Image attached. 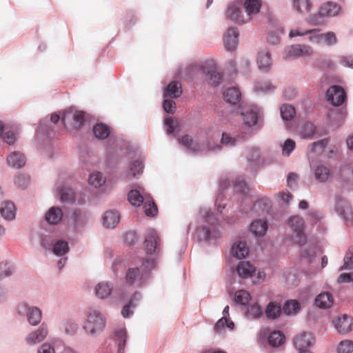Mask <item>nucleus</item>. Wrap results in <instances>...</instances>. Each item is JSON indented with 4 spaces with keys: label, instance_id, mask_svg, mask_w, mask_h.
<instances>
[{
    "label": "nucleus",
    "instance_id": "nucleus-1",
    "mask_svg": "<svg viewBox=\"0 0 353 353\" xmlns=\"http://www.w3.org/2000/svg\"><path fill=\"white\" fill-rule=\"evenodd\" d=\"M105 325V316L99 310H91L87 314L83 327L88 334L96 336L104 330Z\"/></svg>",
    "mask_w": 353,
    "mask_h": 353
},
{
    "label": "nucleus",
    "instance_id": "nucleus-2",
    "mask_svg": "<svg viewBox=\"0 0 353 353\" xmlns=\"http://www.w3.org/2000/svg\"><path fill=\"white\" fill-rule=\"evenodd\" d=\"M155 265L154 259H147L143 262L141 269L139 268H129L125 275L126 281L130 285L135 283L141 285L146 274L150 270L154 268Z\"/></svg>",
    "mask_w": 353,
    "mask_h": 353
},
{
    "label": "nucleus",
    "instance_id": "nucleus-3",
    "mask_svg": "<svg viewBox=\"0 0 353 353\" xmlns=\"http://www.w3.org/2000/svg\"><path fill=\"white\" fill-rule=\"evenodd\" d=\"M288 224L295 234L294 241L302 245L306 243L307 238L304 233L305 221L300 216H293L289 219Z\"/></svg>",
    "mask_w": 353,
    "mask_h": 353
},
{
    "label": "nucleus",
    "instance_id": "nucleus-4",
    "mask_svg": "<svg viewBox=\"0 0 353 353\" xmlns=\"http://www.w3.org/2000/svg\"><path fill=\"white\" fill-rule=\"evenodd\" d=\"M243 4L245 15L238 18L232 14V17L241 22H249L252 15L259 12L262 2L261 0H239Z\"/></svg>",
    "mask_w": 353,
    "mask_h": 353
},
{
    "label": "nucleus",
    "instance_id": "nucleus-5",
    "mask_svg": "<svg viewBox=\"0 0 353 353\" xmlns=\"http://www.w3.org/2000/svg\"><path fill=\"white\" fill-rule=\"evenodd\" d=\"M313 54V49L307 45L295 44L287 47L284 51L285 59H294L299 57H310Z\"/></svg>",
    "mask_w": 353,
    "mask_h": 353
},
{
    "label": "nucleus",
    "instance_id": "nucleus-6",
    "mask_svg": "<svg viewBox=\"0 0 353 353\" xmlns=\"http://www.w3.org/2000/svg\"><path fill=\"white\" fill-rule=\"evenodd\" d=\"M201 69L206 74V79L210 85L216 86L220 83L222 77L216 71V63L213 60L206 61L201 65Z\"/></svg>",
    "mask_w": 353,
    "mask_h": 353
},
{
    "label": "nucleus",
    "instance_id": "nucleus-7",
    "mask_svg": "<svg viewBox=\"0 0 353 353\" xmlns=\"http://www.w3.org/2000/svg\"><path fill=\"white\" fill-rule=\"evenodd\" d=\"M160 243L161 239L157 231L152 229L149 230L144 242L145 249L147 254H158L160 250Z\"/></svg>",
    "mask_w": 353,
    "mask_h": 353
},
{
    "label": "nucleus",
    "instance_id": "nucleus-8",
    "mask_svg": "<svg viewBox=\"0 0 353 353\" xmlns=\"http://www.w3.org/2000/svg\"><path fill=\"white\" fill-rule=\"evenodd\" d=\"M337 213L344 219L347 225H352L353 223V210L348 201L344 199H339L336 204Z\"/></svg>",
    "mask_w": 353,
    "mask_h": 353
},
{
    "label": "nucleus",
    "instance_id": "nucleus-9",
    "mask_svg": "<svg viewBox=\"0 0 353 353\" xmlns=\"http://www.w3.org/2000/svg\"><path fill=\"white\" fill-rule=\"evenodd\" d=\"M326 97L333 105H341L345 100L346 94L344 90L339 85L331 86L327 91Z\"/></svg>",
    "mask_w": 353,
    "mask_h": 353
},
{
    "label": "nucleus",
    "instance_id": "nucleus-10",
    "mask_svg": "<svg viewBox=\"0 0 353 353\" xmlns=\"http://www.w3.org/2000/svg\"><path fill=\"white\" fill-rule=\"evenodd\" d=\"M18 311L21 314L27 311L28 321L32 325H37L41 322V311L37 307H28L26 303H23L19 305Z\"/></svg>",
    "mask_w": 353,
    "mask_h": 353
},
{
    "label": "nucleus",
    "instance_id": "nucleus-11",
    "mask_svg": "<svg viewBox=\"0 0 353 353\" xmlns=\"http://www.w3.org/2000/svg\"><path fill=\"white\" fill-rule=\"evenodd\" d=\"M48 334V327L45 323L37 330L30 332L26 336V342L28 345H32L42 342Z\"/></svg>",
    "mask_w": 353,
    "mask_h": 353
},
{
    "label": "nucleus",
    "instance_id": "nucleus-12",
    "mask_svg": "<svg viewBox=\"0 0 353 353\" xmlns=\"http://www.w3.org/2000/svg\"><path fill=\"white\" fill-rule=\"evenodd\" d=\"M334 327L341 334H347L352 330L353 319L346 314L339 316L333 320Z\"/></svg>",
    "mask_w": 353,
    "mask_h": 353
},
{
    "label": "nucleus",
    "instance_id": "nucleus-13",
    "mask_svg": "<svg viewBox=\"0 0 353 353\" xmlns=\"http://www.w3.org/2000/svg\"><path fill=\"white\" fill-rule=\"evenodd\" d=\"M315 339L310 332H302L294 339V345L299 350H307L314 343Z\"/></svg>",
    "mask_w": 353,
    "mask_h": 353
},
{
    "label": "nucleus",
    "instance_id": "nucleus-14",
    "mask_svg": "<svg viewBox=\"0 0 353 353\" xmlns=\"http://www.w3.org/2000/svg\"><path fill=\"white\" fill-rule=\"evenodd\" d=\"M239 32L234 28H229L223 34V43L227 50H234L238 44Z\"/></svg>",
    "mask_w": 353,
    "mask_h": 353
},
{
    "label": "nucleus",
    "instance_id": "nucleus-15",
    "mask_svg": "<svg viewBox=\"0 0 353 353\" xmlns=\"http://www.w3.org/2000/svg\"><path fill=\"white\" fill-rule=\"evenodd\" d=\"M340 11L341 7L336 3L327 1L319 7V14L321 17H332L337 16Z\"/></svg>",
    "mask_w": 353,
    "mask_h": 353
},
{
    "label": "nucleus",
    "instance_id": "nucleus-16",
    "mask_svg": "<svg viewBox=\"0 0 353 353\" xmlns=\"http://www.w3.org/2000/svg\"><path fill=\"white\" fill-rule=\"evenodd\" d=\"M72 117L74 120V125L75 128H79L84 122V112L82 111L68 110L62 115L61 121L65 124V121Z\"/></svg>",
    "mask_w": 353,
    "mask_h": 353
},
{
    "label": "nucleus",
    "instance_id": "nucleus-17",
    "mask_svg": "<svg viewBox=\"0 0 353 353\" xmlns=\"http://www.w3.org/2000/svg\"><path fill=\"white\" fill-rule=\"evenodd\" d=\"M256 63L261 70L268 72L272 65L271 54L270 52L266 49L261 50L258 54Z\"/></svg>",
    "mask_w": 353,
    "mask_h": 353
},
{
    "label": "nucleus",
    "instance_id": "nucleus-18",
    "mask_svg": "<svg viewBox=\"0 0 353 353\" xmlns=\"http://www.w3.org/2000/svg\"><path fill=\"white\" fill-rule=\"evenodd\" d=\"M63 218L62 210L59 207H52L46 212L45 219L51 225L58 224Z\"/></svg>",
    "mask_w": 353,
    "mask_h": 353
},
{
    "label": "nucleus",
    "instance_id": "nucleus-19",
    "mask_svg": "<svg viewBox=\"0 0 353 353\" xmlns=\"http://www.w3.org/2000/svg\"><path fill=\"white\" fill-rule=\"evenodd\" d=\"M103 225L107 228H114L120 221V214L115 210L107 211L103 217Z\"/></svg>",
    "mask_w": 353,
    "mask_h": 353
},
{
    "label": "nucleus",
    "instance_id": "nucleus-20",
    "mask_svg": "<svg viewBox=\"0 0 353 353\" xmlns=\"http://www.w3.org/2000/svg\"><path fill=\"white\" fill-rule=\"evenodd\" d=\"M236 272L241 278L251 277L255 272V268L248 261H241L236 266Z\"/></svg>",
    "mask_w": 353,
    "mask_h": 353
},
{
    "label": "nucleus",
    "instance_id": "nucleus-21",
    "mask_svg": "<svg viewBox=\"0 0 353 353\" xmlns=\"http://www.w3.org/2000/svg\"><path fill=\"white\" fill-rule=\"evenodd\" d=\"M241 3L239 0L236 2H234L232 4H230L228 8L227 15L230 17V19L232 21H233L237 23H239V24H243V23H245L246 22H241V21H239L237 19L236 20L233 17H232V14H234V15L238 18H240V17L245 15V13H244L243 12V10L241 8Z\"/></svg>",
    "mask_w": 353,
    "mask_h": 353
},
{
    "label": "nucleus",
    "instance_id": "nucleus-22",
    "mask_svg": "<svg viewBox=\"0 0 353 353\" xmlns=\"http://www.w3.org/2000/svg\"><path fill=\"white\" fill-rule=\"evenodd\" d=\"M113 287L109 282H101L95 287L96 296L101 299L108 298L112 293Z\"/></svg>",
    "mask_w": 353,
    "mask_h": 353
},
{
    "label": "nucleus",
    "instance_id": "nucleus-23",
    "mask_svg": "<svg viewBox=\"0 0 353 353\" xmlns=\"http://www.w3.org/2000/svg\"><path fill=\"white\" fill-rule=\"evenodd\" d=\"M267 230L268 223L265 220L257 219L252 221L250 225V230L255 236H264Z\"/></svg>",
    "mask_w": 353,
    "mask_h": 353
},
{
    "label": "nucleus",
    "instance_id": "nucleus-24",
    "mask_svg": "<svg viewBox=\"0 0 353 353\" xmlns=\"http://www.w3.org/2000/svg\"><path fill=\"white\" fill-rule=\"evenodd\" d=\"M241 117L244 121V124L248 127L257 124L259 119L258 112L252 108H248L243 110L241 112Z\"/></svg>",
    "mask_w": 353,
    "mask_h": 353
},
{
    "label": "nucleus",
    "instance_id": "nucleus-25",
    "mask_svg": "<svg viewBox=\"0 0 353 353\" xmlns=\"http://www.w3.org/2000/svg\"><path fill=\"white\" fill-rule=\"evenodd\" d=\"M7 161L9 165L19 168L25 165L26 159L21 152H14L7 157Z\"/></svg>",
    "mask_w": 353,
    "mask_h": 353
},
{
    "label": "nucleus",
    "instance_id": "nucleus-26",
    "mask_svg": "<svg viewBox=\"0 0 353 353\" xmlns=\"http://www.w3.org/2000/svg\"><path fill=\"white\" fill-rule=\"evenodd\" d=\"M2 216L8 220H12L15 217L16 209L14 204L11 201H4L0 208Z\"/></svg>",
    "mask_w": 353,
    "mask_h": 353
},
{
    "label": "nucleus",
    "instance_id": "nucleus-27",
    "mask_svg": "<svg viewBox=\"0 0 353 353\" xmlns=\"http://www.w3.org/2000/svg\"><path fill=\"white\" fill-rule=\"evenodd\" d=\"M232 253L237 259H243L249 253V249L245 242L235 243L232 248Z\"/></svg>",
    "mask_w": 353,
    "mask_h": 353
},
{
    "label": "nucleus",
    "instance_id": "nucleus-28",
    "mask_svg": "<svg viewBox=\"0 0 353 353\" xmlns=\"http://www.w3.org/2000/svg\"><path fill=\"white\" fill-rule=\"evenodd\" d=\"M315 303L320 308H329L333 304L332 296L328 292L321 293L316 296Z\"/></svg>",
    "mask_w": 353,
    "mask_h": 353
},
{
    "label": "nucleus",
    "instance_id": "nucleus-29",
    "mask_svg": "<svg viewBox=\"0 0 353 353\" xmlns=\"http://www.w3.org/2000/svg\"><path fill=\"white\" fill-rule=\"evenodd\" d=\"M225 100L231 104L237 103L241 97V93L236 88H230L223 93Z\"/></svg>",
    "mask_w": 353,
    "mask_h": 353
},
{
    "label": "nucleus",
    "instance_id": "nucleus-30",
    "mask_svg": "<svg viewBox=\"0 0 353 353\" xmlns=\"http://www.w3.org/2000/svg\"><path fill=\"white\" fill-rule=\"evenodd\" d=\"M182 94L181 85L178 81L170 82L165 90V97L178 98Z\"/></svg>",
    "mask_w": 353,
    "mask_h": 353
},
{
    "label": "nucleus",
    "instance_id": "nucleus-31",
    "mask_svg": "<svg viewBox=\"0 0 353 353\" xmlns=\"http://www.w3.org/2000/svg\"><path fill=\"white\" fill-rule=\"evenodd\" d=\"M143 163L141 159H136L131 163L127 172L128 176L139 177L143 172Z\"/></svg>",
    "mask_w": 353,
    "mask_h": 353
},
{
    "label": "nucleus",
    "instance_id": "nucleus-32",
    "mask_svg": "<svg viewBox=\"0 0 353 353\" xmlns=\"http://www.w3.org/2000/svg\"><path fill=\"white\" fill-rule=\"evenodd\" d=\"M93 133L97 139H105L108 137L110 130L103 123H97L93 128Z\"/></svg>",
    "mask_w": 353,
    "mask_h": 353
},
{
    "label": "nucleus",
    "instance_id": "nucleus-33",
    "mask_svg": "<svg viewBox=\"0 0 353 353\" xmlns=\"http://www.w3.org/2000/svg\"><path fill=\"white\" fill-rule=\"evenodd\" d=\"M57 191L62 202L71 203L74 201V193L71 188L63 187L58 188Z\"/></svg>",
    "mask_w": 353,
    "mask_h": 353
},
{
    "label": "nucleus",
    "instance_id": "nucleus-34",
    "mask_svg": "<svg viewBox=\"0 0 353 353\" xmlns=\"http://www.w3.org/2000/svg\"><path fill=\"white\" fill-rule=\"evenodd\" d=\"M294 8L300 13L309 12L312 8L310 0H292Z\"/></svg>",
    "mask_w": 353,
    "mask_h": 353
},
{
    "label": "nucleus",
    "instance_id": "nucleus-35",
    "mask_svg": "<svg viewBox=\"0 0 353 353\" xmlns=\"http://www.w3.org/2000/svg\"><path fill=\"white\" fill-rule=\"evenodd\" d=\"M143 208L145 214L148 216L154 217L158 212V208L156 203L151 200V198H145L143 201Z\"/></svg>",
    "mask_w": 353,
    "mask_h": 353
},
{
    "label": "nucleus",
    "instance_id": "nucleus-36",
    "mask_svg": "<svg viewBox=\"0 0 353 353\" xmlns=\"http://www.w3.org/2000/svg\"><path fill=\"white\" fill-rule=\"evenodd\" d=\"M281 313V307L279 303H270L266 308L265 314L269 319H276Z\"/></svg>",
    "mask_w": 353,
    "mask_h": 353
},
{
    "label": "nucleus",
    "instance_id": "nucleus-37",
    "mask_svg": "<svg viewBox=\"0 0 353 353\" xmlns=\"http://www.w3.org/2000/svg\"><path fill=\"white\" fill-rule=\"evenodd\" d=\"M285 314H295L300 310V305L297 301L290 300L288 301L283 307Z\"/></svg>",
    "mask_w": 353,
    "mask_h": 353
},
{
    "label": "nucleus",
    "instance_id": "nucleus-38",
    "mask_svg": "<svg viewBox=\"0 0 353 353\" xmlns=\"http://www.w3.org/2000/svg\"><path fill=\"white\" fill-rule=\"evenodd\" d=\"M128 197L129 202L134 206H140L144 201L143 196L136 190H130Z\"/></svg>",
    "mask_w": 353,
    "mask_h": 353
},
{
    "label": "nucleus",
    "instance_id": "nucleus-39",
    "mask_svg": "<svg viewBox=\"0 0 353 353\" xmlns=\"http://www.w3.org/2000/svg\"><path fill=\"white\" fill-rule=\"evenodd\" d=\"M314 174L316 180L320 182H324L328 179L330 172V170L327 167L324 165H319L315 170Z\"/></svg>",
    "mask_w": 353,
    "mask_h": 353
},
{
    "label": "nucleus",
    "instance_id": "nucleus-40",
    "mask_svg": "<svg viewBox=\"0 0 353 353\" xmlns=\"http://www.w3.org/2000/svg\"><path fill=\"white\" fill-rule=\"evenodd\" d=\"M88 181L92 186L99 188L105 183V179L102 173L96 172L90 175Z\"/></svg>",
    "mask_w": 353,
    "mask_h": 353
},
{
    "label": "nucleus",
    "instance_id": "nucleus-41",
    "mask_svg": "<svg viewBox=\"0 0 353 353\" xmlns=\"http://www.w3.org/2000/svg\"><path fill=\"white\" fill-rule=\"evenodd\" d=\"M285 340V336L283 334L279 331H274L272 332L268 338L269 343L272 346H279L281 345Z\"/></svg>",
    "mask_w": 353,
    "mask_h": 353
},
{
    "label": "nucleus",
    "instance_id": "nucleus-42",
    "mask_svg": "<svg viewBox=\"0 0 353 353\" xmlns=\"http://www.w3.org/2000/svg\"><path fill=\"white\" fill-rule=\"evenodd\" d=\"M337 353H353V341L345 339L341 341L337 347Z\"/></svg>",
    "mask_w": 353,
    "mask_h": 353
},
{
    "label": "nucleus",
    "instance_id": "nucleus-43",
    "mask_svg": "<svg viewBox=\"0 0 353 353\" xmlns=\"http://www.w3.org/2000/svg\"><path fill=\"white\" fill-rule=\"evenodd\" d=\"M280 111L283 119L285 121L291 120L295 115V109L290 105H283L280 108Z\"/></svg>",
    "mask_w": 353,
    "mask_h": 353
},
{
    "label": "nucleus",
    "instance_id": "nucleus-44",
    "mask_svg": "<svg viewBox=\"0 0 353 353\" xmlns=\"http://www.w3.org/2000/svg\"><path fill=\"white\" fill-rule=\"evenodd\" d=\"M262 314L261 307L256 304L250 305L246 311V316L250 319H254L260 317Z\"/></svg>",
    "mask_w": 353,
    "mask_h": 353
},
{
    "label": "nucleus",
    "instance_id": "nucleus-45",
    "mask_svg": "<svg viewBox=\"0 0 353 353\" xmlns=\"http://www.w3.org/2000/svg\"><path fill=\"white\" fill-rule=\"evenodd\" d=\"M115 341L118 343V350L119 353L123 350L126 341V332L121 329L115 332Z\"/></svg>",
    "mask_w": 353,
    "mask_h": 353
},
{
    "label": "nucleus",
    "instance_id": "nucleus-46",
    "mask_svg": "<svg viewBox=\"0 0 353 353\" xmlns=\"http://www.w3.org/2000/svg\"><path fill=\"white\" fill-rule=\"evenodd\" d=\"M251 296L250 293L244 290H238L235 293L234 300L236 303L241 305H246L250 300Z\"/></svg>",
    "mask_w": 353,
    "mask_h": 353
},
{
    "label": "nucleus",
    "instance_id": "nucleus-47",
    "mask_svg": "<svg viewBox=\"0 0 353 353\" xmlns=\"http://www.w3.org/2000/svg\"><path fill=\"white\" fill-rule=\"evenodd\" d=\"M69 250L68 243L64 241H58L55 243L53 248V252L59 256L64 255Z\"/></svg>",
    "mask_w": 353,
    "mask_h": 353
},
{
    "label": "nucleus",
    "instance_id": "nucleus-48",
    "mask_svg": "<svg viewBox=\"0 0 353 353\" xmlns=\"http://www.w3.org/2000/svg\"><path fill=\"white\" fill-rule=\"evenodd\" d=\"M342 270L353 269V246H350L344 257V263L341 267Z\"/></svg>",
    "mask_w": 353,
    "mask_h": 353
},
{
    "label": "nucleus",
    "instance_id": "nucleus-49",
    "mask_svg": "<svg viewBox=\"0 0 353 353\" xmlns=\"http://www.w3.org/2000/svg\"><path fill=\"white\" fill-rule=\"evenodd\" d=\"M141 298V294L139 293H134L132 299H130L129 303L125 305L121 311V314L123 317H128L130 314H132V312L130 310L131 307H134L135 305L133 301L134 300H139Z\"/></svg>",
    "mask_w": 353,
    "mask_h": 353
},
{
    "label": "nucleus",
    "instance_id": "nucleus-50",
    "mask_svg": "<svg viewBox=\"0 0 353 353\" xmlns=\"http://www.w3.org/2000/svg\"><path fill=\"white\" fill-rule=\"evenodd\" d=\"M225 326L230 328V330H232L234 326V324L232 321L228 322V319L222 317L214 325V330L216 332H221L224 329Z\"/></svg>",
    "mask_w": 353,
    "mask_h": 353
},
{
    "label": "nucleus",
    "instance_id": "nucleus-51",
    "mask_svg": "<svg viewBox=\"0 0 353 353\" xmlns=\"http://www.w3.org/2000/svg\"><path fill=\"white\" fill-rule=\"evenodd\" d=\"M308 41L312 43L321 44V33L319 32L318 29L308 30L307 34Z\"/></svg>",
    "mask_w": 353,
    "mask_h": 353
},
{
    "label": "nucleus",
    "instance_id": "nucleus-52",
    "mask_svg": "<svg viewBox=\"0 0 353 353\" xmlns=\"http://www.w3.org/2000/svg\"><path fill=\"white\" fill-rule=\"evenodd\" d=\"M321 43H324L327 46H332L337 42V39L333 32H328L325 34H321Z\"/></svg>",
    "mask_w": 353,
    "mask_h": 353
},
{
    "label": "nucleus",
    "instance_id": "nucleus-53",
    "mask_svg": "<svg viewBox=\"0 0 353 353\" xmlns=\"http://www.w3.org/2000/svg\"><path fill=\"white\" fill-rule=\"evenodd\" d=\"M254 89L256 91L270 92L275 89V87L270 82H258L256 83Z\"/></svg>",
    "mask_w": 353,
    "mask_h": 353
},
{
    "label": "nucleus",
    "instance_id": "nucleus-54",
    "mask_svg": "<svg viewBox=\"0 0 353 353\" xmlns=\"http://www.w3.org/2000/svg\"><path fill=\"white\" fill-rule=\"evenodd\" d=\"M296 143L292 139H288L282 146V152L285 156H289L295 148Z\"/></svg>",
    "mask_w": 353,
    "mask_h": 353
},
{
    "label": "nucleus",
    "instance_id": "nucleus-55",
    "mask_svg": "<svg viewBox=\"0 0 353 353\" xmlns=\"http://www.w3.org/2000/svg\"><path fill=\"white\" fill-rule=\"evenodd\" d=\"M178 140L179 143L182 144L192 152H195L196 150L194 145V141L190 135L185 134Z\"/></svg>",
    "mask_w": 353,
    "mask_h": 353
},
{
    "label": "nucleus",
    "instance_id": "nucleus-56",
    "mask_svg": "<svg viewBox=\"0 0 353 353\" xmlns=\"http://www.w3.org/2000/svg\"><path fill=\"white\" fill-rule=\"evenodd\" d=\"M210 232L208 228L201 227L196 230V236L199 241H207L210 239Z\"/></svg>",
    "mask_w": 353,
    "mask_h": 353
},
{
    "label": "nucleus",
    "instance_id": "nucleus-57",
    "mask_svg": "<svg viewBox=\"0 0 353 353\" xmlns=\"http://www.w3.org/2000/svg\"><path fill=\"white\" fill-rule=\"evenodd\" d=\"M221 143L225 145L234 146L236 143V139L232 137L226 132H223L221 138Z\"/></svg>",
    "mask_w": 353,
    "mask_h": 353
},
{
    "label": "nucleus",
    "instance_id": "nucleus-58",
    "mask_svg": "<svg viewBox=\"0 0 353 353\" xmlns=\"http://www.w3.org/2000/svg\"><path fill=\"white\" fill-rule=\"evenodd\" d=\"M165 124L168 126V134H170L175 130L178 125V121L172 118H166L165 120Z\"/></svg>",
    "mask_w": 353,
    "mask_h": 353
},
{
    "label": "nucleus",
    "instance_id": "nucleus-59",
    "mask_svg": "<svg viewBox=\"0 0 353 353\" xmlns=\"http://www.w3.org/2000/svg\"><path fill=\"white\" fill-rule=\"evenodd\" d=\"M64 331L67 334H72L78 330V325L75 322L68 321L64 325Z\"/></svg>",
    "mask_w": 353,
    "mask_h": 353
},
{
    "label": "nucleus",
    "instance_id": "nucleus-60",
    "mask_svg": "<svg viewBox=\"0 0 353 353\" xmlns=\"http://www.w3.org/2000/svg\"><path fill=\"white\" fill-rule=\"evenodd\" d=\"M12 274V270L7 263H0V280L10 276Z\"/></svg>",
    "mask_w": 353,
    "mask_h": 353
},
{
    "label": "nucleus",
    "instance_id": "nucleus-61",
    "mask_svg": "<svg viewBox=\"0 0 353 353\" xmlns=\"http://www.w3.org/2000/svg\"><path fill=\"white\" fill-rule=\"evenodd\" d=\"M163 108L168 113H173L176 110V103L170 99H165L163 101Z\"/></svg>",
    "mask_w": 353,
    "mask_h": 353
},
{
    "label": "nucleus",
    "instance_id": "nucleus-62",
    "mask_svg": "<svg viewBox=\"0 0 353 353\" xmlns=\"http://www.w3.org/2000/svg\"><path fill=\"white\" fill-rule=\"evenodd\" d=\"M14 183L19 187L24 188L29 183V179L25 176L20 175L16 177Z\"/></svg>",
    "mask_w": 353,
    "mask_h": 353
},
{
    "label": "nucleus",
    "instance_id": "nucleus-63",
    "mask_svg": "<svg viewBox=\"0 0 353 353\" xmlns=\"http://www.w3.org/2000/svg\"><path fill=\"white\" fill-rule=\"evenodd\" d=\"M338 283H348L353 281V272L351 273H342L339 275Z\"/></svg>",
    "mask_w": 353,
    "mask_h": 353
},
{
    "label": "nucleus",
    "instance_id": "nucleus-64",
    "mask_svg": "<svg viewBox=\"0 0 353 353\" xmlns=\"http://www.w3.org/2000/svg\"><path fill=\"white\" fill-rule=\"evenodd\" d=\"M38 353H54V350L50 343H43L38 350Z\"/></svg>",
    "mask_w": 353,
    "mask_h": 353
}]
</instances>
